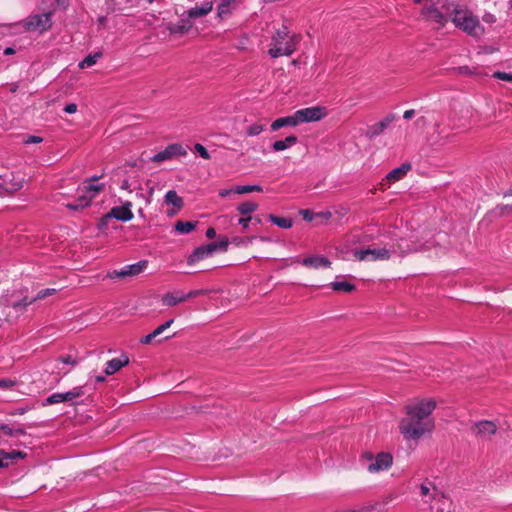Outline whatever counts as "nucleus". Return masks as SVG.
<instances>
[{"instance_id": "obj_46", "label": "nucleus", "mask_w": 512, "mask_h": 512, "mask_svg": "<svg viewBox=\"0 0 512 512\" xmlns=\"http://www.w3.org/2000/svg\"><path fill=\"white\" fill-rule=\"evenodd\" d=\"M207 292L208 291L204 290V289L192 290L189 293L184 294V297H186V300H188L190 298H194V297L205 295V294H207Z\"/></svg>"}, {"instance_id": "obj_48", "label": "nucleus", "mask_w": 512, "mask_h": 512, "mask_svg": "<svg viewBox=\"0 0 512 512\" xmlns=\"http://www.w3.org/2000/svg\"><path fill=\"white\" fill-rule=\"evenodd\" d=\"M300 214L302 215L303 219L306 221H312L314 219V217L316 216L315 213H313L312 211H310L308 209L301 210Z\"/></svg>"}, {"instance_id": "obj_18", "label": "nucleus", "mask_w": 512, "mask_h": 512, "mask_svg": "<svg viewBox=\"0 0 512 512\" xmlns=\"http://www.w3.org/2000/svg\"><path fill=\"white\" fill-rule=\"evenodd\" d=\"M391 250L392 254H398L399 256H405L409 253L416 252L419 250V247L413 242L407 239H400L396 245Z\"/></svg>"}, {"instance_id": "obj_36", "label": "nucleus", "mask_w": 512, "mask_h": 512, "mask_svg": "<svg viewBox=\"0 0 512 512\" xmlns=\"http://www.w3.org/2000/svg\"><path fill=\"white\" fill-rule=\"evenodd\" d=\"M263 189L259 185H244V186H236L234 188V193L237 194H246L251 192H262Z\"/></svg>"}, {"instance_id": "obj_56", "label": "nucleus", "mask_w": 512, "mask_h": 512, "mask_svg": "<svg viewBox=\"0 0 512 512\" xmlns=\"http://www.w3.org/2000/svg\"><path fill=\"white\" fill-rule=\"evenodd\" d=\"M232 192H234V189H221V190L219 191V195H220L221 197H226V196H228V195H229L230 193H232Z\"/></svg>"}, {"instance_id": "obj_4", "label": "nucleus", "mask_w": 512, "mask_h": 512, "mask_svg": "<svg viewBox=\"0 0 512 512\" xmlns=\"http://www.w3.org/2000/svg\"><path fill=\"white\" fill-rule=\"evenodd\" d=\"M433 428V420H422L414 418L413 415H407L399 424L400 432L406 439H419Z\"/></svg>"}, {"instance_id": "obj_64", "label": "nucleus", "mask_w": 512, "mask_h": 512, "mask_svg": "<svg viewBox=\"0 0 512 512\" xmlns=\"http://www.w3.org/2000/svg\"><path fill=\"white\" fill-rule=\"evenodd\" d=\"M56 2H57L59 5L64 4V1H63V0H56Z\"/></svg>"}, {"instance_id": "obj_2", "label": "nucleus", "mask_w": 512, "mask_h": 512, "mask_svg": "<svg viewBox=\"0 0 512 512\" xmlns=\"http://www.w3.org/2000/svg\"><path fill=\"white\" fill-rule=\"evenodd\" d=\"M451 21L457 28L473 38H480L485 33L478 17L467 8L455 7Z\"/></svg>"}, {"instance_id": "obj_51", "label": "nucleus", "mask_w": 512, "mask_h": 512, "mask_svg": "<svg viewBox=\"0 0 512 512\" xmlns=\"http://www.w3.org/2000/svg\"><path fill=\"white\" fill-rule=\"evenodd\" d=\"M77 105L74 104V103H70V104H67L65 107H64V111L68 114H73V113H76L77 112Z\"/></svg>"}, {"instance_id": "obj_42", "label": "nucleus", "mask_w": 512, "mask_h": 512, "mask_svg": "<svg viewBox=\"0 0 512 512\" xmlns=\"http://www.w3.org/2000/svg\"><path fill=\"white\" fill-rule=\"evenodd\" d=\"M55 293H56V290L53 288L42 289L37 293L36 297L32 301L44 299V298H46L50 295H53Z\"/></svg>"}, {"instance_id": "obj_58", "label": "nucleus", "mask_w": 512, "mask_h": 512, "mask_svg": "<svg viewBox=\"0 0 512 512\" xmlns=\"http://www.w3.org/2000/svg\"><path fill=\"white\" fill-rule=\"evenodd\" d=\"M61 360L63 363H66V364H72V365L75 364V361L73 360V358L71 356H65Z\"/></svg>"}, {"instance_id": "obj_38", "label": "nucleus", "mask_w": 512, "mask_h": 512, "mask_svg": "<svg viewBox=\"0 0 512 512\" xmlns=\"http://www.w3.org/2000/svg\"><path fill=\"white\" fill-rule=\"evenodd\" d=\"M0 430L9 436H19L24 435L25 431L22 428H12L7 424H0Z\"/></svg>"}, {"instance_id": "obj_6", "label": "nucleus", "mask_w": 512, "mask_h": 512, "mask_svg": "<svg viewBox=\"0 0 512 512\" xmlns=\"http://www.w3.org/2000/svg\"><path fill=\"white\" fill-rule=\"evenodd\" d=\"M436 407L432 398L416 399L406 406V414L422 420H432L430 415Z\"/></svg>"}, {"instance_id": "obj_13", "label": "nucleus", "mask_w": 512, "mask_h": 512, "mask_svg": "<svg viewBox=\"0 0 512 512\" xmlns=\"http://www.w3.org/2000/svg\"><path fill=\"white\" fill-rule=\"evenodd\" d=\"M84 395L82 386L74 387L72 390L65 393H53L46 400L44 405H52L61 402H72L74 399Z\"/></svg>"}, {"instance_id": "obj_9", "label": "nucleus", "mask_w": 512, "mask_h": 512, "mask_svg": "<svg viewBox=\"0 0 512 512\" xmlns=\"http://www.w3.org/2000/svg\"><path fill=\"white\" fill-rule=\"evenodd\" d=\"M353 256L358 261H386L391 257V250L386 247H368L355 250Z\"/></svg>"}, {"instance_id": "obj_3", "label": "nucleus", "mask_w": 512, "mask_h": 512, "mask_svg": "<svg viewBox=\"0 0 512 512\" xmlns=\"http://www.w3.org/2000/svg\"><path fill=\"white\" fill-rule=\"evenodd\" d=\"M414 3L422 5V16L434 24L436 29L445 26L448 8L446 7V0H414Z\"/></svg>"}, {"instance_id": "obj_60", "label": "nucleus", "mask_w": 512, "mask_h": 512, "mask_svg": "<svg viewBox=\"0 0 512 512\" xmlns=\"http://www.w3.org/2000/svg\"><path fill=\"white\" fill-rule=\"evenodd\" d=\"M14 53V49L13 48H6L5 51H4V54L6 55H10V54H13Z\"/></svg>"}, {"instance_id": "obj_44", "label": "nucleus", "mask_w": 512, "mask_h": 512, "mask_svg": "<svg viewBox=\"0 0 512 512\" xmlns=\"http://www.w3.org/2000/svg\"><path fill=\"white\" fill-rule=\"evenodd\" d=\"M493 77L502 81L512 82V73L497 71L493 74Z\"/></svg>"}, {"instance_id": "obj_32", "label": "nucleus", "mask_w": 512, "mask_h": 512, "mask_svg": "<svg viewBox=\"0 0 512 512\" xmlns=\"http://www.w3.org/2000/svg\"><path fill=\"white\" fill-rule=\"evenodd\" d=\"M197 222L192 221H177L175 224V231L180 234H187L190 233L192 230L195 229Z\"/></svg>"}, {"instance_id": "obj_10", "label": "nucleus", "mask_w": 512, "mask_h": 512, "mask_svg": "<svg viewBox=\"0 0 512 512\" xmlns=\"http://www.w3.org/2000/svg\"><path fill=\"white\" fill-rule=\"evenodd\" d=\"M363 457L370 461L367 470L372 474L388 470L393 463L392 455L387 452L378 453L375 457L371 453H366Z\"/></svg>"}, {"instance_id": "obj_21", "label": "nucleus", "mask_w": 512, "mask_h": 512, "mask_svg": "<svg viewBox=\"0 0 512 512\" xmlns=\"http://www.w3.org/2000/svg\"><path fill=\"white\" fill-rule=\"evenodd\" d=\"M301 264L308 268L319 269L321 267L328 268L331 262L324 256H309L302 259Z\"/></svg>"}, {"instance_id": "obj_12", "label": "nucleus", "mask_w": 512, "mask_h": 512, "mask_svg": "<svg viewBox=\"0 0 512 512\" xmlns=\"http://www.w3.org/2000/svg\"><path fill=\"white\" fill-rule=\"evenodd\" d=\"M147 265H148V261L142 260V261H139L138 263L127 265V266L123 267L121 270H114L112 272H109L107 277L110 279H115V278L123 279L126 277L137 276L147 268Z\"/></svg>"}, {"instance_id": "obj_17", "label": "nucleus", "mask_w": 512, "mask_h": 512, "mask_svg": "<svg viewBox=\"0 0 512 512\" xmlns=\"http://www.w3.org/2000/svg\"><path fill=\"white\" fill-rule=\"evenodd\" d=\"M216 251V246L207 244L196 248L188 258V264L192 265L202 259L210 257Z\"/></svg>"}, {"instance_id": "obj_1", "label": "nucleus", "mask_w": 512, "mask_h": 512, "mask_svg": "<svg viewBox=\"0 0 512 512\" xmlns=\"http://www.w3.org/2000/svg\"><path fill=\"white\" fill-rule=\"evenodd\" d=\"M299 37L291 34L286 25H282L273 34L268 53L271 57L290 56L296 50Z\"/></svg>"}, {"instance_id": "obj_24", "label": "nucleus", "mask_w": 512, "mask_h": 512, "mask_svg": "<svg viewBox=\"0 0 512 512\" xmlns=\"http://www.w3.org/2000/svg\"><path fill=\"white\" fill-rule=\"evenodd\" d=\"M299 125L296 112H294L292 115L281 117L276 119L271 124V130L277 131L283 127H295Z\"/></svg>"}, {"instance_id": "obj_40", "label": "nucleus", "mask_w": 512, "mask_h": 512, "mask_svg": "<svg viewBox=\"0 0 512 512\" xmlns=\"http://www.w3.org/2000/svg\"><path fill=\"white\" fill-rule=\"evenodd\" d=\"M264 131V125L260 123H254L247 127L246 134L248 136H257Z\"/></svg>"}, {"instance_id": "obj_50", "label": "nucleus", "mask_w": 512, "mask_h": 512, "mask_svg": "<svg viewBox=\"0 0 512 512\" xmlns=\"http://www.w3.org/2000/svg\"><path fill=\"white\" fill-rule=\"evenodd\" d=\"M482 19L487 24H493L496 22V17L492 13H485Z\"/></svg>"}, {"instance_id": "obj_11", "label": "nucleus", "mask_w": 512, "mask_h": 512, "mask_svg": "<svg viewBox=\"0 0 512 512\" xmlns=\"http://www.w3.org/2000/svg\"><path fill=\"white\" fill-rule=\"evenodd\" d=\"M327 114L328 111L323 106H312L296 111L299 124L320 121L325 118Z\"/></svg>"}, {"instance_id": "obj_25", "label": "nucleus", "mask_w": 512, "mask_h": 512, "mask_svg": "<svg viewBox=\"0 0 512 512\" xmlns=\"http://www.w3.org/2000/svg\"><path fill=\"white\" fill-rule=\"evenodd\" d=\"M129 358L126 355H122L120 358H114L107 362L105 373L106 375H113L119 371L122 367L128 365Z\"/></svg>"}, {"instance_id": "obj_61", "label": "nucleus", "mask_w": 512, "mask_h": 512, "mask_svg": "<svg viewBox=\"0 0 512 512\" xmlns=\"http://www.w3.org/2000/svg\"><path fill=\"white\" fill-rule=\"evenodd\" d=\"M96 380H97L98 382H103V381L105 380V378H104L103 376H98V377L96 378Z\"/></svg>"}, {"instance_id": "obj_22", "label": "nucleus", "mask_w": 512, "mask_h": 512, "mask_svg": "<svg viewBox=\"0 0 512 512\" xmlns=\"http://www.w3.org/2000/svg\"><path fill=\"white\" fill-rule=\"evenodd\" d=\"M474 431L480 436H490L496 433L497 426L494 422L483 420L479 421L474 425Z\"/></svg>"}, {"instance_id": "obj_45", "label": "nucleus", "mask_w": 512, "mask_h": 512, "mask_svg": "<svg viewBox=\"0 0 512 512\" xmlns=\"http://www.w3.org/2000/svg\"><path fill=\"white\" fill-rule=\"evenodd\" d=\"M194 149L197 153H199V155L204 158V159H210V154L209 152L207 151V149L202 145V144H196L194 146Z\"/></svg>"}, {"instance_id": "obj_19", "label": "nucleus", "mask_w": 512, "mask_h": 512, "mask_svg": "<svg viewBox=\"0 0 512 512\" xmlns=\"http://www.w3.org/2000/svg\"><path fill=\"white\" fill-rule=\"evenodd\" d=\"M26 454L22 451H11L6 452L0 450V468H6L13 463H16L19 459L25 458Z\"/></svg>"}, {"instance_id": "obj_16", "label": "nucleus", "mask_w": 512, "mask_h": 512, "mask_svg": "<svg viewBox=\"0 0 512 512\" xmlns=\"http://www.w3.org/2000/svg\"><path fill=\"white\" fill-rule=\"evenodd\" d=\"M396 119L395 114H389L384 117L380 122L375 123L373 125L368 126L366 131V136L368 138H375L376 136L382 134L385 129Z\"/></svg>"}, {"instance_id": "obj_30", "label": "nucleus", "mask_w": 512, "mask_h": 512, "mask_svg": "<svg viewBox=\"0 0 512 512\" xmlns=\"http://www.w3.org/2000/svg\"><path fill=\"white\" fill-rule=\"evenodd\" d=\"M410 170L409 164H403L400 167L393 169L387 174V180L390 182H395L403 178Z\"/></svg>"}, {"instance_id": "obj_55", "label": "nucleus", "mask_w": 512, "mask_h": 512, "mask_svg": "<svg viewBox=\"0 0 512 512\" xmlns=\"http://www.w3.org/2000/svg\"><path fill=\"white\" fill-rule=\"evenodd\" d=\"M415 115V110L414 109H410V110H406L403 114V117L404 119H411L413 116Z\"/></svg>"}, {"instance_id": "obj_27", "label": "nucleus", "mask_w": 512, "mask_h": 512, "mask_svg": "<svg viewBox=\"0 0 512 512\" xmlns=\"http://www.w3.org/2000/svg\"><path fill=\"white\" fill-rule=\"evenodd\" d=\"M212 8L213 3L211 1H205L200 7H195L188 10L187 14L190 18L202 17L211 12Z\"/></svg>"}, {"instance_id": "obj_53", "label": "nucleus", "mask_w": 512, "mask_h": 512, "mask_svg": "<svg viewBox=\"0 0 512 512\" xmlns=\"http://www.w3.org/2000/svg\"><path fill=\"white\" fill-rule=\"evenodd\" d=\"M251 221V216L248 217H242L238 220V223L244 228H248L249 222Z\"/></svg>"}, {"instance_id": "obj_41", "label": "nucleus", "mask_w": 512, "mask_h": 512, "mask_svg": "<svg viewBox=\"0 0 512 512\" xmlns=\"http://www.w3.org/2000/svg\"><path fill=\"white\" fill-rule=\"evenodd\" d=\"M2 188H4L6 191H9V192H15L19 189L22 188V184L21 182H13V183H10V185L5 181V179L2 177Z\"/></svg>"}, {"instance_id": "obj_5", "label": "nucleus", "mask_w": 512, "mask_h": 512, "mask_svg": "<svg viewBox=\"0 0 512 512\" xmlns=\"http://www.w3.org/2000/svg\"><path fill=\"white\" fill-rule=\"evenodd\" d=\"M114 183L118 184L121 190L132 193L136 191V196L143 198L146 204L150 203V198L145 197L141 186V181L136 174L123 175L122 171H118L113 177Z\"/></svg>"}, {"instance_id": "obj_62", "label": "nucleus", "mask_w": 512, "mask_h": 512, "mask_svg": "<svg viewBox=\"0 0 512 512\" xmlns=\"http://www.w3.org/2000/svg\"><path fill=\"white\" fill-rule=\"evenodd\" d=\"M26 411H27L26 408L25 409H19V410H17V413L18 414H24Z\"/></svg>"}, {"instance_id": "obj_28", "label": "nucleus", "mask_w": 512, "mask_h": 512, "mask_svg": "<svg viewBox=\"0 0 512 512\" xmlns=\"http://www.w3.org/2000/svg\"><path fill=\"white\" fill-rule=\"evenodd\" d=\"M161 301L163 305L176 306L182 302H185L186 297H184V294H179L178 292L166 293L161 297Z\"/></svg>"}, {"instance_id": "obj_39", "label": "nucleus", "mask_w": 512, "mask_h": 512, "mask_svg": "<svg viewBox=\"0 0 512 512\" xmlns=\"http://www.w3.org/2000/svg\"><path fill=\"white\" fill-rule=\"evenodd\" d=\"M511 212H512V203L498 205L492 210V213L499 217L508 215Z\"/></svg>"}, {"instance_id": "obj_15", "label": "nucleus", "mask_w": 512, "mask_h": 512, "mask_svg": "<svg viewBox=\"0 0 512 512\" xmlns=\"http://www.w3.org/2000/svg\"><path fill=\"white\" fill-rule=\"evenodd\" d=\"M132 212V203L130 201H126L121 206L113 207L108 214H106L104 219L115 218L117 220L127 222L133 218Z\"/></svg>"}, {"instance_id": "obj_20", "label": "nucleus", "mask_w": 512, "mask_h": 512, "mask_svg": "<svg viewBox=\"0 0 512 512\" xmlns=\"http://www.w3.org/2000/svg\"><path fill=\"white\" fill-rule=\"evenodd\" d=\"M164 201L166 204L172 205L175 208L173 210L167 211V214L169 216L175 215L183 207V199L180 196H178V194L174 190H169L166 193Z\"/></svg>"}, {"instance_id": "obj_23", "label": "nucleus", "mask_w": 512, "mask_h": 512, "mask_svg": "<svg viewBox=\"0 0 512 512\" xmlns=\"http://www.w3.org/2000/svg\"><path fill=\"white\" fill-rule=\"evenodd\" d=\"M191 26L184 23L169 24L165 27V31H168V40H173L185 35Z\"/></svg>"}, {"instance_id": "obj_49", "label": "nucleus", "mask_w": 512, "mask_h": 512, "mask_svg": "<svg viewBox=\"0 0 512 512\" xmlns=\"http://www.w3.org/2000/svg\"><path fill=\"white\" fill-rule=\"evenodd\" d=\"M211 245L216 246V251L217 250L226 251L227 247H228V240L224 239V240L220 241L219 243H211Z\"/></svg>"}, {"instance_id": "obj_7", "label": "nucleus", "mask_w": 512, "mask_h": 512, "mask_svg": "<svg viewBox=\"0 0 512 512\" xmlns=\"http://www.w3.org/2000/svg\"><path fill=\"white\" fill-rule=\"evenodd\" d=\"M51 13L35 14L27 17L19 23L26 32L43 33L52 26Z\"/></svg>"}, {"instance_id": "obj_63", "label": "nucleus", "mask_w": 512, "mask_h": 512, "mask_svg": "<svg viewBox=\"0 0 512 512\" xmlns=\"http://www.w3.org/2000/svg\"><path fill=\"white\" fill-rule=\"evenodd\" d=\"M510 196H512V191H511V192H509V193H506V194L504 195V197H510Z\"/></svg>"}, {"instance_id": "obj_8", "label": "nucleus", "mask_w": 512, "mask_h": 512, "mask_svg": "<svg viewBox=\"0 0 512 512\" xmlns=\"http://www.w3.org/2000/svg\"><path fill=\"white\" fill-rule=\"evenodd\" d=\"M103 188V184H95L91 181L84 182L83 186L79 189L77 204H68L67 207L70 209L87 207Z\"/></svg>"}, {"instance_id": "obj_59", "label": "nucleus", "mask_w": 512, "mask_h": 512, "mask_svg": "<svg viewBox=\"0 0 512 512\" xmlns=\"http://www.w3.org/2000/svg\"><path fill=\"white\" fill-rule=\"evenodd\" d=\"M12 385V382L9 380H1L0 381V387H10Z\"/></svg>"}, {"instance_id": "obj_47", "label": "nucleus", "mask_w": 512, "mask_h": 512, "mask_svg": "<svg viewBox=\"0 0 512 512\" xmlns=\"http://www.w3.org/2000/svg\"><path fill=\"white\" fill-rule=\"evenodd\" d=\"M24 144H36L42 142V138L39 136L29 135L25 136L23 139Z\"/></svg>"}, {"instance_id": "obj_31", "label": "nucleus", "mask_w": 512, "mask_h": 512, "mask_svg": "<svg viewBox=\"0 0 512 512\" xmlns=\"http://www.w3.org/2000/svg\"><path fill=\"white\" fill-rule=\"evenodd\" d=\"M419 491L424 501L427 502L428 498L434 497L436 488L431 482L426 481L420 485Z\"/></svg>"}, {"instance_id": "obj_52", "label": "nucleus", "mask_w": 512, "mask_h": 512, "mask_svg": "<svg viewBox=\"0 0 512 512\" xmlns=\"http://www.w3.org/2000/svg\"><path fill=\"white\" fill-rule=\"evenodd\" d=\"M154 338H156V337H155V335L153 334V332H151L150 334H148V335H146V336L142 337V338L140 339V343L145 344V345L150 344Z\"/></svg>"}, {"instance_id": "obj_14", "label": "nucleus", "mask_w": 512, "mask_h": 512, "mask_svg": "<svg viewBox=\"0 0 512 512\" xmlns=\"http://www.w3.org/2000/svg\"><path fill=\"white\" fill-rule=\"evenodd\" d=\"M186 154V149L181 144L175 143L168 145L163 151L155 154L151 160L153 162L161 163L178 156H185Z\"/></svg>"}, {"instance_id": "obj_54", "label": "nucleus", "mask_w": 512, "mask_h": 512, "mask_svg": "<svg viewBox=\"0 0 512 512\" xmlns=\"http://www.w3.org/2000/svg\"><path fill=\"white\" fill-rule=\"evenodd\" d=\"M316 216L321 217L325 220H328L331 218L332 214L329 211H323L316 214Z\"/></svg>"}, {"instance_id": "obj_26", "label": "nucleus", "mask_w": 512, "mask_h": 512, "mask_svg": "<svg viewBox=\"0 0 512 512\" xmlns=\"http://www.w3.org/2000/svg\"><path fill=\"white\" fill-rule=\"evenodd\" d=\"M239 3L240 0H221L218 5V16L220 18L227 17L232 12V10L238 6Z\"/></svg>"}, {"instance_id": "obj_37", "label": "nucleus", "mask_w": 512, "mask_h": 512, "mask_svg": "<svg viewBox=\"0 0 512 512\" xmlns=\"http://www.w3.org/2000/svg\"><path fill=\"white\" fill-rule=\"evenodd\" d=\"M269 219L277 226L281 228H291L292 227V221L288 218L278 217L275 215H270Z\"/></svg>"}, {"instance_id": "obj_43", "label": "nucleus", "mask_w": 512, "mask_h": 512, "mask_svg": "<svg viewBox=\"0 0 512 512\" xmlns=\"http://www.w3.org/2000/svg\"><path fill=\"white\" fill-rule=\"evenodd\" d=\"M172 323H173V319H170V320L166 321L165 323L161 324L160 326H158L153 331V334L155 335V337L162 334L166 329H168L172 325Z\"/></svg>"}, {"instance_id": "obj_57", "label": "nucleus", "mask_w": 512, "mask_h": 512, "mask_svg": "<svg viewBox=\"0 0 512 512\" xmlns=\"http://www.w3.org/2000/svg\"><path fill=\"white\" fill-rule=\"evenodd\" d=\"M206 236L208 238H214L216 236V231L214 228H208L206 231Z\"/></svg>"}, {"instance_id": "obj_34", "label": "nucleus", "mask_w": 512, "mask_h": 512, "mask_svg": "<svg viewBox=\"0 0 512 512\" xmlns=\"http://www.w3.org/2000/svg\"><path fill=\"white\" fill-rule=\"evenodd\" d=\"M258 209V205L251 201H246L238 205L237 210L242 215H249Z\"/></svg>"}, {"instance_id": "obj_29", "label": "nucleus", "mask_w": 512, "mask_h": 512, "mask_svg": "<svg viewBox=\"0 0 512 512\" xmlns=\"http://www.w3.org/2000/svg\"><path fill=\"white\" fill-rule=\"evenodd\" d=\"M297 143V137L290 135L284 140H277L273 143V150L276 152L284 151Z\"/></svg>"}, {"instance_id": "obj_35", "label": "nucleus", "mask_w": 512, "mask_h": 512, "mask_svg": "<svg viewBox=\"0 0 512 512\" xmlns=\"http://www.w3.org/2000/svg\"><path fill=\"white\" fill-rule=\"evenodd\" d=\"M330 286L334 291L351 292L355 289V286L347 281H335Z\"/></svg>"}, {"instance_id": "obj_33", "label": "nucleus", "mask_w": 512, "mask_h": 512, "mask_svg": "<svg viewBox=\"0 0 512 512\" xmlns=\"http://www.w3.org/2000/svg\"><path fill=\"white\" fill-rule=\"evenodd\" d=\"M101 56L100 52L88 55L79 63V68L84 69L95 65Z\"/></svg>"}]
</instances>
